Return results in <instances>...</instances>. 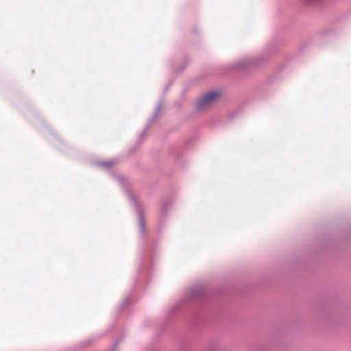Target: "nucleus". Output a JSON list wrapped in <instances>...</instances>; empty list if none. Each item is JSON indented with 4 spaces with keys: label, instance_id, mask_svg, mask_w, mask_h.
Segmentation results:
<instances>
[{
    "label": "nucleus",
    "instance_id": "3",
    "mask_svg": "<svg viewBox=\"0 0 351 351\" xmlns=\"http://www.w3.org/2000/svg\"><path fill=\"white\" fill-rule=\"evenodd\" d=\"M162 101H160L157 106H156V108L153 114V117H152V119H150V120L149 121V123L147 124V125L146 126V128H145L144 131L143 132L142 134L141 135H144V134L145 133V132L147 131V130H148V128L150 127V125H152V123L154 121L155 119L157 117L159 112L160 111V109L162 108Z\"/></svg>",
    "mask_w": 351,
    "mask_h": 351
},
{
    "label": "nucleus",
    "instance_id": "1",
    "mask_svg": "<svg viewBox=\"0 0 351 351\" xmlns=\"http://www.w3.org/2000/svg\"><path fill=\"white\" fill-rule=\"evenodd\" d=\"M220 97L219 92L212 90L204 94L195 102V110L201 111L209 108Z\"/></svg>",
    "mask_w": 351,
    "mask_h": 351
},
{
    "label": "nucleus",
    "instance_id": "10",
    "mask_svg": "<svg viewBox=\"0 0 351 351\" xmlns=\"http://www.w3.org/2000/svg\"><path fill=\"white\" fill-rule=\"evenodd\" d=\"M117 180H118V182H119L120 184H122V183L123 182V181H124L123 178H120V177H118V178H117Z\"/></svg>",
    "mask_w": 351,
    "mask_h": 351
},
{
    "label": "nucleus",
    "instance_id": "7",
    "mask_svg": "<svg viewBox=\"0 0 351 351\" xmlns=\"http://www.w3.org/2000/svg\"><path fill=\"white\" fill-rule=\"evenodd\" d=\"M114 163H115V160H110L106 161V162H99V165L106 168V169H108Z\"/></svg>",
    "mask_w": 351,
    "mask_h": 351
},
{
    "label": "nucleus",
    "instance_id": "5",
    "mask_svg": "<svg viewBox=\"0 0 351 351\" xmlns=\"http://www.w3.org/2000/svg\"><path fill=\"white\" fill-rule=\"evenodd\" d=\"M139 228L141 233L143 236L145 232V223L144 216L141 213L139 215Z\"/></svg>",
    "mask_w": 351,
    "mask_h": 351
},
{
    "label": "nucleus",
    "instance_id": "8",
    "mask_svg": "<svg viewBox=\"0 0 351 351\" xmlns=\"http://www.w3.org/2000/svg\"><path fill=\"white\" fill-rule=\"evenodd\" d=\"M306 3H313L317 2L319 0H304Z\"/></svg>",
    "mask_w": 351,
    "mask_h": 351
},
{
    "label": "nucleus",
    "instance_id": "11",
    "mask_svg": "<svg viewBox=\"0 0 351 351\" xmlns=\"http://www.w3.org/2000/svg\"><path fill=\"white\" fill-rule=\"evenodd\" d=\"M128 299L125 300L124 301V302H123V304L124 305L125 303H127V302H128Z\"/></svg>",
    "mask_w": 351,
    "mask_h": 351
},
{
    "label": "nucleus",
    "instance_id": "6",
    "mask_svg": "<svg viewBox=\"0 0 351 351\" xmlns=\"http://www.w3.org/2000/svg\"><path fill=\"white\" fill-rule=\"evenodd\" d=\"M127 195H128L129 199L132 203H134L135 206L138 207V203H137L136 197L131 191H127Z\"/></svg>",
    "mask_w": 351,
    "mask_h": 351
},
{
    "label": "nucleus",
    "instance_id": "9",
    "mask_svg": "<svg viewBox=\"0 0 351 351\" xmlns=\"http://www.w3.org/2000/svg\"><path fill=\"white\" fill-rule=\"evenodd\" d=\"M169 205H170L169 203H168L167 202H165L163 203L162 210H165V208H167Z\"/></svg>",
    "mask_w": 351,
    "mask_h": 351
},
{
    "label": "nucleus",
    "instance_id": "4",
    "mask_svg": "<svg viewBox=\"0 0 351 351\" xmlns=\"http://www.w3.org/2000/svg\"><path fill=\"white\" fill-rule=\"evenodd\" d=\"M204 290L200 287H192L190 290V295L191 298L200 296L203 294Z\"/></svg>",
    "mask_w": 351,
    "mask_h": 351
},
{
    "label": "nucleus",
    "instance_id": "2",
    "mask_svg": "<svg viewBox=\"0 0 351 351\" xmlns=\"http://www.w3.org/2000/svg\"><path fill=\"white\" fill-rule=\"evenodd\" d=\"M261 62L258 58H246L237 62L234 68L237 70H244L248 68H253L258 66Z\"/></svg>",
    "mask_w": 351,
    "mask_h": 351
}]
</instances>
